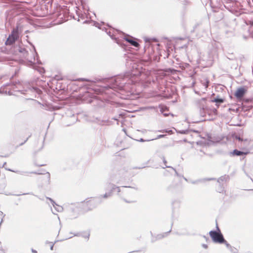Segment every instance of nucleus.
Segmentation results:
<instances>
[{
	"instance_id": "nucleus-14",
	"label": "nucleus",
	"mask_w": 253,
	"mask_h": 253,
	"mask_svg": "<svg viewBox=\"0 0 253 253\" xmlns=\"http://www.w3.org/2000/svg\"><path fill=\"white\" fill-rule=\"evenodd\" d=\"M229 179V177L228 175H224L221 177H220L218 179L217 182L223 184L224 183H225Z\"/></svg>"
},
{
	"instance_id": "nucleus-36",
	"label": "nucleus",
	"mask_w": 253,
	"mask_h": 253,
	"mask_svg": "<svg viewBox=\"0 0 253 253\" xmlns=\"http://www.w3.org/2000/svg\"><path fill=\"white\" fill-rule=\"evenodd\" d=\"M164 115L165 116H168V114H166V113H164Z\"/></svg>"
},
{
	"instance_id": "nucleus-32",
	"label": "nucleus",
	"mask_w": 253,
	"mask_h": 253,
	"mask_svg": "<svg viewBox=\"0 0 253 253\" xmlns=\"http://www.w3.org/2000/svg\"><path fill=\"white\" fill-rule=\"evenodd\" d=\"M32 252L34 253H37V252L33 249L32 250Z\"/></svg>"
},
{
	"instance_id": "nucleus-35",
	"label": "nucleus",
	"mask_w": 253,
	"mask_h": 253,
	"mask_svg": "<svg viewBox=\"0 0 253 253\" xmlns=\"http://www.w3.org/2000/svg\"><path fill=\"white\" fill-rule=\"evenodd\" d=\"M147 108L148 109H153V108H154V107H148Z\"/></svg>"
},
{
	"instance_id": "nucleus-37",
	"label": "nucleus",
	"mask_w": 253,
	"mask_h": 253,
	"mask_svg": "<svg viewBox=\"0 0 253 253\" xmlns=\"http://www.w3.org/2000/svg\"><path fill=\"white\" fill-rule=\"evenodd\" d=\"M72 117L74 118L75 119H76V116L75 115H73L72 116Z\"/></svg>"
},
{
	"instance_id": "nucleus-2",
	"label": "nucleus",
	"mask_w": 253,
	"mask_h": 253,
	"mask_svg": "<svg viewBox=\"0 0 253 253\" xmlns=\"http://www.w3.org/2000/svg\"><path fill=\"white\" fill-rule=\"evenodd\" d=\"M9 89V90L8 91L5 90V93L6 94H8L9 95H11L13 94L12 92V90L14 92H20L22 94H24L25 92L30 90L31 87L29 84L26 82L23 83L18 81V82H15V83L11 85Z\"/></svg>"
},
{
	"instance_id": "nucleus-23",
	"label": "nucleus",
	"mask_w": 253,
	"mask_h": 253,
	"mask_svg": "<svg viewBox=\"0 0 253 253\" xmlns=\"http://www.w3.org/2000/svg\"><path fill=\"white\" fill-rule=\"evenodd\" d=\"M164 135H159L157 136V137L155 138H153V139H151L150 140H148L147 141H150V140H155V139H159V138H161L163 137H164Z\"/></svg>"
},
{
	"instance_id": "nucleus-19",
	"label": "nucleus",
	"mask_w": 253,
	"mask_h": 253,
	"mask_svg": "<svg viewBox=\"0 0 253 253\" xmlns=\"http://www.w3.org/2000/svg\"><path fill=\"white\" fill-rule=\"evenodd\" d=\"M109 185L111 186L112 188L111 192L113 191L115 189H117L118 192H120L121 191L120 188L119 187H117L115 185H112L110 184Z\"/></svg>"
},
{
	"instance_id": "nucleus-11",
	"label": "nucleus",
	"mask_w": 253,
	"mask_h": 253,
	"mask_svg": "<svg viewBox=\"0 0 253 253\" xmlns=\"http://www.w3.org/2000/svg\"><path fill=\"white\" fill-rule=\"evenodd\" d=\"M132 37H131L130 38L125 37L124 38V39L125 40L128 42H129V43H130V44L131 45H133L135 47H138L139 43L137 42H136V41L133 40L132 39Z\"/></svg>"
},
{
	"instance_id": "nucleus-1",
	"label": "nucleus",
	"mask_w": 253,
	"mask_h": 253,
	"mask_svg": "<svg viewBox=\"0 0 253 253\" xmlns=\"http://www.w3.org/2000/svg\"><path fill=\"white\" fill-rule=\"evenodd\" d=\"M207 101L206 98H202L195 100V104L201 117H209L208 119L211 120L217 115V110L216 108L211 107Z\"/></svg>"
},
{
	"instance_id": "nucleus-9",
	"label": "nucleus",
	"mask_w": 253,
	"mask_h": 253,
	"mask_svg": "<svg viewBox=\"0 0 253 253\" xmlns=\"http://www.w3.org/2000/svg\"><path fill=\"white\" fill-rule=\"evenodd\" d=\"M46 199H48L51 202V203L52 204L53 207H54V208L57 211L61 212L63 211V209L62 207L56 204L55 203V202L52 199H51L50 198H49V197H46Z\"/></svg>"
},
{
	"instance_id": "nucleus-40",
	"label": "nucleus",
	"mask_w": 253,
	"mask_h": 253,
	"mask_svg": "<svg viewBox=\"0 0 253 253\" xmlns=\"http://www.w3.org/2000/svg\"><path fill=\"white\" fill-rule=\"evenodd\" d=\"M0 214H1V215H2V214H3V213H2V212H1V211H0Z\"/></svg>"
},
{
	"instance_id": "nucleus-38",
	"label": "nucleus",
	"mask_w": 253,
	"mask_h": 253,
	"mask_svg": "<svg viewBox=\"0 0 253 253\" xmlns=\"http://www.w3.org/2000/svg\"><path fill=\"white\" fill-rule=\"evenodd\" d=\"M135 75V74H133V73H131L130 75L131 76V75Z\"/></svg>"
},
{
	"instance_id": "nucleus-22",
	"label": "nucleus",
	"mask_w": 253,
	"mask_h": 253,
	"mask_svg": "<svg viewBox=\"0 0 253 253\" xmlns=\"http://www.w3.org/2000/svg\"><path fill=\"white\" fill-rule=\"evenodd\" d=\"M8 85H9V84H6L4 85H3L2 87H1L0 89V93H5V91H4V87L5 86H8Z\"/></svg>"
},
{
	"instance_id": "nucleus-20",
	"label": "nucleus",
	"mask_w": 253,
	"mask_h": 253,
	"mask_svg": "<svg viewBox=\"0 0 253 253\" xmlns=\"http://www.w3.org/2000/svg\"><path fill=\"white\" fill-rule=\"evenodd\" d=\"M222 243H224L228 249H231L232 247L230 246V245L229 243H228L227 242V241H225V240H224V241Z\"/></svg>"
},
{
	"instance_id": "nucleus-16",
	"label": "nucleus",
	"mask_w": 253,
	"mask_h": 253,
	"mask_svg": "<svg viewBox=\"0 0 253 253\" xmlns=\"http://www.w3.org/2000/svg\"><path fill=\"white\" fill-rule=\"evenodd\" d=\"M201 83L205 88L206 89L209 86V81L207 78H205L203 81H201Z\"/></svg>"
},
{
	"instance_id": "nucleus-6",
	"label": "nucleus",
	"mask_w": 253,
	"mask_h": 253,
	"mask_svg": "<svg viewBox=\"0 0 253 253\" xmlns=\"http://www.w3.org/2000/svg\"><path fill=\"white\" fill-rule=\"evenodd\" d=\"M127 78H129V74L126 73L125 75H120L117 77L114 80L115 82V85L119 87H122L124 84L126 83L125 81Z\"/></svg>"
},
{
	"instance_id": "nucleus-8",
	"label": "nucleus",
	"mask_w": 253,
	"mask_h": 253,
	"mask_svg": "<svg viewBox=\"0 0 253 253\" xmlns=\"http://www.w3.org/2000/svg\"><path fill=\"white\" fill-rule=\"evenodd\" d=\"M213 55L211 54H209L208 57L204 55L203 57H201V56H200L199 63H201V61H205L209 62V63H208V65H211V62L213 60Z\"/></svg>"
},
{
	"instance_id": "nucleus-25",
	"label": "nucleus",
	"mask_w": 253,
	"mask_h": 253,
	"mask_svg": "<svg viewBox=\"0 0 253 253\" xmlns=\"http://www.w3.org/2000/svg\"><path fill=\"white\" fill-rule=\"evenodd\" d=\"M111 196V192L108 193H105L104 195H103V197L105 198H106L107 197H109L110 196Z\"/></svg>"
},
{
	"instance_id": "nucleus-17",
	"label": "nucleus",
	"mask_w": 253,
	"mask_h": 253,
	"mask_svg": "<svg viewBox=\"0 0 253 253\" xmlns=\"http://www.w3.org/2000/svg\"><path fill=\"white\" fill-rule=\"evenodd\" d=\"M6 51V48L5 47L0 48V61H2L4 59V57L2 56V54L4 53Z\"/></svg>"
},
{
	"instance_id": "nucleus-21",
	"label": "nucleus",
	"mask_w": 253,
	"mask_h": 253,
	"mask_svg": "<svg viewBox=\"0 0 253 253\" xmlns=\"http://www.w3.org/2000/svg\"><path fill=\"white\" fill-rule=\"evenodd\" d=\"M245 23H246V25H250L251 26H253V21H250V20L245 21Z\"/></svg>"
},
{
	"instance_id": "nucleus-13",
	"label": "nucleus",
	"mask_w": 253,
	"mask_h": 253,
	"mask_svg": "<svg viewBox=\"0 0 253 253\" xmlns=\"http://www.w3.org/2000/svg\"><path fill=\"white\" fill-rule=\"evenodd\" d=\"M248 153V152H244L243 151H241L239 150H238L237 149L234 150L233 151L230 153V155L232 156H241L244 155H246Z\"/></svg>"
},
{
	"instance_id": "nucleus-18",
	"label": "nucleus",
	"mask_w": 253,
	"mask_h": 253,
	"mask_svg": "<svg viewBox=\"0 0 253 253\" xmlns=\"http://www.w3.org/2000/svg\"><path fill=\"white\" fill-rule=\"evenodd\" d=\"M33 68L37 70L41 74L43 73L44 72V70L43 68H42V67L37 68L36 66H34Z\"/></svg>"
},
{
	"instance_id": "nucleus-28",
	"label": "nucleus",
	"mask_w": 253,
	"mask_h": 253,
	"mask_svg": "<svg viewBox=\"0 0 253 253\" xmlns=\"http://www.w3.org/2000/svg\"><path fill=\"white\" fill-rule=\"evenodd\" d=\"M223 191H224V190H223V189H222V188H221L220 190H218V192H219V193L223 192Z\"/></svg>"
},
{
	"instance_id": "nucleus-39",
	"label": "nucleus",
	"mask_w": 253,
	"mask_h": 253,
	"mask_svg": "<svg viewBox=\"0 0 253 253\" xmlns=\"http://www.w3.org/2000/svg\"><path fill=\"white\" fill-rule=\"evenodd\" d=\"M214 179V178H210V179H208L209 180H213Z\"/></svg>"
},
{
	"instance_id": "nucleus-41",
	"label": "nucleus",
	"mask_w": 253,
	"mask_h": 253,
	"mask_svg": "<svg viewBox=\"0 0 253 253\" xmlns=\"http://www.w3.org/2000/svg\"><path fill=\"white\" fill-rule=\"evenodd\" d=\"M114 119L115 120H118V119H117V118H114Z\"/></svg>"
},
{
	"instance_id": "nucleus-29",
	"label": "nucleus",
	"mask_w": 253,
	"mask_h": 253,
	"mask_svg": "<svg viewBox=\"0 0 253 253\" xmlns=\"http://www.w3.org/2000/svg\"><path fill=\"white\" fill-rule=\"evenodd\" d=\"M203 247L205 248V249H207L208 248V246L206 244H203Z\"/></svg>"
},
{
	"instance_id": "nucleus-7",
	"label": "nucleus",
	"mask_w": 253,
	"mask_h": 253,
	"mask_svg": "<svg viewBox=\"0 0 253 253\" xmlns=\"http://www.w3.org/2000/svg\"><path fill=\"white\" fill-rule=\"evenodd\" d=\"M246 91L244 87H241L237 89L234 95L237 99H241L244 96Z\"/></svg>"
},
{
	"instance_id": "nucleus-31",
	"label": "nucleus",
	"mask_w": 253,
	"mask_h": 253,
	"mask_svg": "<svg viewBox=\"0 0 253 253\" xmlns=\"http://www.w3.org/2000/svg\"><path fill=\"white\" fill-rule=\"evenodd\" d=\"M53 246L54 245L53 244H52L50 246V250H53Z\"/></svg>"
},
{
	"instance_id": "nucleus-33",
	"label": "nucleus",
	"mask_w": 253,
	"mask_h": 253,
	"mask_svg": "<svg viewBox=\"0 0 253 253\" xmlns=\"http://www.w3.org/2000/svg\"><path fill=\"white\" fill-rule=\"evenodd\" d=\"M94 203V200L93 201H90L88 204H92V203Z\"/></svg>"
},
{
	"instance_id": "nucleus-30",
	"label": "nucleus",
	"mask_w": 253,
	"mask_h": 253,
	"mask_svg": "<svg viewBox=\"0 0 253 253\" xmlns=\"http://www.w3.org/2000/svg\"><path fill=\"white\" fill-rule=\"evenodd\" d=\"M31 173H35V174H42V173L37 172H32Z\"/></svg>"
},
{
	"instance_id": "nucleus-27",
	"label": "nucleus",
	"mask_w": 253,
	"mask_h": 253,
	"mask_svg": "<svg viewBox=\"0 0 253 253\" xmlns=\"http://www.w3.org/2000/svg\"><path fill=\"white\" fill-rule=\"evenodd\" d=\"M94 25L98 28L101 29V28L100 27V24L98 23H94Z\"/></svg>"
},
{
	"instance_id": "nucleus-5",
	"label": "nucleus",
	"mask_w": 253,
	"mask_h": 253,
	"mask_svg": "<svg viewBox=\"0 0 253 253\" xmlns=\"http://www.w3.org/2000/svg\"><path fill=\"white\" fill-rule=\"evenodd\" d=\"M217 229L219 230L218 226H217ZM217 232L215 231H211L209 233L210 236L212 238V240L215 243H222L224 241V239L223 235L220 232Z\"/></svg>"
},
{
	"instance_id": "nucleus-26",
	"label": "nucleus",
	"mask_w": 253,
	"mask_h": 253,
	"mask_svg": "<svg viewBox=\"0 0 253 253\" xmlns=\"http://www.w3.org/2000/svg\"><path fill=\"white\" fill-rule=\"evenodd\" d=\"M167 109V108L166 107H163V106H162L161 107V110H160V111L163 113V112L166 111V110Z\"/></svg>"
},
{
	"instance_id": "nucleus-24",
	"label": "nucleus",
	"mask_w": 253,
	"mask_h": 253,
	"mask_svg": "<svg viewBox=\"0 0 253 253\" xmlns=\"http://www.w3.org/2000/svg\"><path fill=\"white\" fill-rule=\"evenodd\" d=\"M163 162H164V164H165V167H163V168H170V167H169V166H167L166 165L167 161H166V159H165L164 157H163Z\"/></svg>"
},
{
	"instance_id": "nucleus-4",
	"label": "nucleus",
	"mask_w": 253,
	"mask_h": 253,
	"mask_svg": "<svg viewBox=\"0 0 253 253\" xmlns=\"http://www.w3.org/2000/svg\"><path fill=\"white\" fill-rule=\"evenodd\" d=\"M21 33V30H19V26L17 25L14 28L9 35L7 40L5 41V44L6 45H11L19 38V34Z\"/></svg>"
},
{
	"instance_id": "nucleus-10",
	"label": "nucleus",
	"mask_w": 253,
	"mask_h": 253,
	"mask_svg": "<svg viewBox=\"0 0 253 253\" xmlns=\"http://www.w3.org/2000/svg\"><path fill=\"white\" fill-rule=\"evenodd\" d=\"M235 139L238 140L239 141H241V146L243 147H247L249 144V141L246 139L245 140H243V138H241L240 136L236 135L234 137Z\"/></svg>"
},
{
	"instance_id": "nucleus-3",
	"label": "nucleus",
	"mask_w": 253,
	"mask_h": 253,
	"mask_svg": "<svg viewBox=\"0 0 253 253\" xmlns=\"http://www.w3.org/2000/svg\"><path fill=\"white\" fill-rule=\"evenodd\" d=\"M19 51L22 54L23 57L29 63L33 65L39 64V61L37 57V53L35 48L33 46V50H30L29 52L25 48L20 47Z\"/></svg>"
},
{
	"instance_id": "nucleus-15",
	"label": "nucleus",
	"mask_w": 253,
	"mask_h": 253,
	"mask_svg": "<svg viewBox=\"0 0 253 253\" xmlns=\"http://www.w3.org/2000/svg\"><path fill=\"white\" fill-rule=\"evenodd\" d=\"M224 101V100L222 98H215L214 100H211V102H215L216 103V109L218 108L219 104L223 103Z\"/></svg>"
},
{
	"instance_id": "nucleus-42",
	"label": "nucleus",
	"mask_w": 253,
	"mask_h": 253,
	"mask_svg": "<svg viewBox=\"0 0 253 253\" xmlns=\"http://www.w3.org/2000/svg\"><path fill=\"white\" fill-rule=\"evenodd\" d=\"M126 193H129V191H125Z\"/></svg>"
},
{
	"instance_id": "nucleus-34",
	"label": "nucleus",
	"mask_w": 253,
	"mask_h": 253,
	"mask_svg": "<svg viewBox=\"0 0 253 253\" xmlns=\"http://www.w3.org/2000/svg\"><path fill=\"white\" fill-rule=\"evenodd\" d=\"M139 141H141V142H144V141H145V140H144V139H143L142 138H141V139H140V140H139Z\"/></svg>"
},
{
	"instance_id": "nucleus-12",
	"label": "nucleus",
	"mask_w": 253,
	"mask_h": 253,
	"mask_svg": "<svg viewBox=\"0 0 253 253\" xmlns=\"http://www.w3.org/2000/svg\"><path fill=\"white\" fill-rule=\"evenodd\" d=\"M102 30L103 31H105L107 34L112 39H114L116 41V42L118 44H120V45H122V44L120 42V41L118 39V38H116L115 37H114V34H111V33L110 31H109L108 32L107 31V29L106 28H104L102 29Z\"/></svg>"
}]
</instances>
